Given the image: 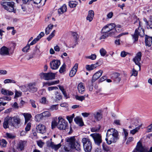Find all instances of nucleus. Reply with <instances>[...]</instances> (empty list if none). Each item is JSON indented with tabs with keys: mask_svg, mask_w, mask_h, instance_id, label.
Listing matches in <instances>:
<instances>
[{
	"mask_svg": "<svg viewBox=\"0 0 152 152\" xmlns=\"http://www.w3.org/2000/svg\"><path fill=\"white\" fill-rule=\"evenodd\" d=\"M95 119L97 121L100 120L102 118V115L100 112H96L93 113Z\"/></svg>",
	"mask_w": 152,
	"mask_h": 152,
	"instance_id": "412c9836",
	"label": "nucleus"
},
{
	"mask_svg": "<svg viewBox=\"0 0 152 152\" xmlns=\"http://www.w3.org/2000/svg\"><path fill=\"white\" fill-rule=\"evenodd\" d=\"M118 139V133L116 130L112 128L107 130L105 140L108 144L116 142Z\"/></svg>",
	"mask_w": 152,
	"mask_h": 152,
	"instance_id": "7ed1b4c3",
	"label": "nucleus"
},
{
	"mask_svg": "<svg viewBox=\"0 0 152 152\" xmlns=\"http://www.w3.org/2000/svg\"><path fill=\"white\" fill-rule=\"evenodd\" d=\"M58 105H53L50 106L49 108V110L51 111H53L58 110Z\"/></svg>",
	"mask_w": 152,
	"mask_h": 152,
	"instance_id": "e433bc0d",
	"label": "nucleus"
},
{
	"mask_svg": "<svg viewBox=\"0 0 152 152\" xmlns=\"http://www.w3.org/2000/svg\"><path fill=\"white\" fill-rule=\"evenodd\" d=\"M108 26V28H109V30L111 31L115 27V24L114 23H110L107 25Z\"/></svg>",
	"mask_w": 152,
	"mask_h": 152,
	"instance_id": "de8ad7c7",
	"label": "nucleus"
},
{
	"mask_svg": "<svg viewBox=\"0 0 152 152\" xmlns=\"http://www.w3.org/2000/svg\"><path fill=\"white\" fill-rule=\"evenodd\" d=\"M77 89L79 93L82 94L85 91V87L84 84L82 83H80L77 86Z\"/></svg>",
	"mask_w": 152,
	"mask_h": 152,
	"instance_id": "4be33fe9",
	"label": "nucleus"
},
{
	"mask_svg": "<svg viewBox=\"0 0 152 152\" xmlns=\"http://www.w3.org/2000/svg\"><path fill=\"white\" fill-rule=\"evenodd\" d=\"M7 142L4 139H2L0 140V145L2 147H4L6 146L7 144Z\"/></svg>",
	"mask_w": 152,
	"mask_h": 152,
	"instance_id": "58836bf2",
	"label": "nucleus"
},
{
	"mask_svg": "<svg viewBox=\"0 0 152 152\" xmlns=\"http://www.w3.org/2000/svg\"><path fill=\"white\" fill-rule=\"evenodd\" d=\"M143 148L141 143L140 142H138L137 143L136 148L134 150L133 152H142Z\"/></svg>",
	"mask_w": 152,
	"mask_h": 152,
	"instance_id": "f3484780",
	"label": "nucleus"
},
{
	"mask_svg": "<svg viewBox=\"0 0 152 152\" xmlns=\"http://www.w3.org/2000/svg\"><path fill=\"white\" fill-rule=\"evenodd\" d=\"M72 35L74 37V38L75 40V45L73 46H72V48H74L75 47V45L77 44V40L78 39V37H77V34L75 32H74L72 33Z\"/></svg>",
	"mask_w": 152,
	"mask_h": 152,
	"instance_id": "72a5a7b5",
	"label": "nucleus"
},
{
	"mask_svg": "<svg viewBox=\"0 0 152 152\" xmlns=\"http://www.w3.org/2000/svg\"><path fill=\"white\" fill-rule=\"evenodd\" d=\"M58 124V122H57L55 120L53 121L51 123V127L52 129H53L55 128V127L57 126V125Z\"/></svg>",
	"mask_w": 152,
	"mask_h": 152,
	"instance_id": "603ef678",
	"label": "nucleus"
},
{
	"mask_svg": "<svg viewBox=\"0 0 152 152\" xmlns=\"http://www.w3.org/2000/svg\"><path fill=\"white\" fill-rule=\"evenodd\" d=\"M23 115L25 118V124H26L30 120L31 117V114L27 113H24L23 114Z\"/></svg>",
	"mask_w": 152,
	"mask_h": 152,
	"instance_id": "c756f323",
	"label": "nucleus"
},
{
	"mask_svg": "<svg viewBox=\"0 0 152 152\" xmlns=\"http://www.w3.org/2000/svg\"><path fill=\"white\" fill-rule=\"evenodd\" d=\"M110 30H109V28H108V26L107 25L102 28L101 30V32L103 33H106L109 32Z\"/></svg>",
	"mask_w": 152,
	"mask_h": 152,
	"instance_id": "473e14b6",
	"label": "nucleus"
},
{
	"mask_svg": "<svg viewBox=\"0 0 152 152\" xmlns=\"http://www.w3.org/2000/svg\"><path fill=\"white\" fill-rule=\"evenodd\" d=\"M22 92L20 91H15V97H18L21 96Z\"/></svg>",
	"mask_w": 152,
	"mask_h": 152,
	"instance_id": "bf43d9fd",
	"label": "nucleus"
},
{
	"mask_svg": "<svg viewBox=\"0 0 152 152\" xmlns=\"http://www.w3.org/2000/svg\"><path fill=\"white\" fill-rule=\"evenodd\" d=\"M98 63L94 64H92L91 65H87L86 66V68L87 70L91 71L97 67V65Z\"/></svg>",
	"mask_w": 152,
	"mask_h": 152,
	"instance_id": "cd10ccee",
	"label": "nucleus"
},
{
	"mask_svg": "<svg viewBox=\"0 0 152 152\" xmlns=\"http://www.w3.org/2000/svg\"><path fill=\"white\" fill-rule=\"evenodd\" d=\"M74 121L79 126H82L84 125L82 119L79 117H77L74 118Z\"/></svg>",
	"mask_w": 152,
	"mask_h": 152,
	"instance_id": "5701e85b",
	"label": "nucleus"
},
{
	"mask_svg": "<svg viewBox=\"0 0 152 152\" xmlns=\"http://www.w3.org/2000/svg\"><path fill=\"white\" fill-rule=\"evenodd\" d=\"M20 122V119L17 116L12 117L7 116L4 119L3 126L5 129L9 128V125L16 128H18Z\"/></svg>",
	"mask_w": 152,
	"mask_h": 152,
	"instance_id": "f03ea898",
	"label": "nucleus"
},
{
	"mask_svg": "<svg viewBox=\"0 0 152 152\" xmlns=\"http://www.w3.org/2000/svg\"><path fill=\"white\" fill-rule=\"evenodd\" d=\"M127 54H128V53L123 51H122L121 53V56L122 57H124L126 56Z\"/></svg>",
	"mask_w": 152,
	"mask_h": 152,
	"instance_id": "680f3d73",
	"label": "nucleus"
},
{
	"mask_svg": "<svg viewBox=\"0 0 152 152\" xmlns=\"http://www.w3.org/2000/svg\"><path fill=\"white\" fill-rule=\"evenodd\" d=\"M26 143L25 141H21L18 144L17 149L19 150L22 151L24 149V147Z\"/></svg>",
	"mask_w": 152,
	"mask_h": 152,
	"instance_id": "6ab92c4d",
	"label": "nucleus"
},
{
	"mask_svg": "<svg viewBox=\"0 0 152 152\" xmlns=\"http://www.w3.org/2000/svg\"><path fill=\"white\" fill-rule=\"evenodd\" d=\"M67 7L66 5L64 4L59 8L58 11V14H61L66 11Z\"/></svg>",
	"mask_w": 152,
	"mask_h": 152,
	"instance_id": "a878e982",
	"label": "nucleus"
},
{
	"mask_svg": "<svg viewBox=\"0 0 152 152\" xmlns=\"http://www.w3.org/2000/svg\"><path fill=\"white\" fill-rule=\"evenodd\" d=\"M141 53L140 52H139L137 54L135 57L133 59V61L135 63V64L137 65L139 67L140 70V61H141Z\"/></svg>",
	"mask_w": 152,
	"mask_h": 152,
	"instance_id": "9d476101",
	"label": "nucleus"
},
{
	"mask_svg": "<svg viewBox=\"0 0 152 152\" xmlns=\"http://www.w3.org/2000/svg\"><path fill=\"white\" fill-rule=\"evenodd\" d=\"M28 91L30 92H36L37 88L35 87L34 83H30L28 85Z\"/></svg>",
	"mask_w": 152,
	"mask_h": 152,
	"instance_id": "4468645a",
	"label": "nucleus"
},
{
	"mask_svg": "<svg viewBox=\"0 0 152 152\" xmlns=\"http://www.w3.org/2000/svg\"><path fill=\"white\" fill-rule=\"evenodd\" d=\"M6 134L7 137L8 138H10V139H13L15 137V136L14 135L12 134L11 133H7Z\"/></svg>",
	"mask_w": 152,
	"mask_h": 152,
	"instance_id": "8fccbe9b",
	"label": "nucleus"
},
{
	"mask_svg": "<svg viewBox=\"0 0 152 152\" xmlns=\"http://www.w3.org/2000/svg\"><path fill=\"white\" fill-rule=\"evenodd\" d=\"M103 71L100 70L95 73L93 76L91 82L93 83L98 79L102 75Z\"/></svg>",
	"mask_w": 152,
	"mask_h": 152,
	"instance_id": "ddd939ff",
	"label": "nucleus"
},
{
	"mask_svg": "<svg viewBox=\"0 0 152 152\" xmlns=\"http://www.w3.org/2000/svg\"><path fill=\"white\" fill-rule=\"evenodd\" d=\"M102 148L104 151L106 152L110 151V148L105 143H103L102 144Z\"/></svg>",
	"mask_w": 152,
	"mask_h": 152,
	"instance_id": "c9c22d12",
	"label": "nucleus"
},
{
	"mask_svg": "<svg viewBox=\"0 0 152 152\" xmlns=\"http://www.w3.org/2000/svg\"><path fill=\"white\" fill-rule=\"evenodd\" d=\"M32 53H33L35 55L39 54V49L37 46L35 47V49Z\"/></svg>",
	"mask_w": 152,
	"mask_h": 152,
	"instance_id": "5fc2aeb1",
	"label": "nucleus"
},
{
	"mask_svg": "<svg viewBox=\"0 0 152 152\" xmlns=\"http://www.w3.org/2000/svg\"><path fill=\"white\" fill-rule=\"evenodd\" d=\"M29 103L34 108H36L37 107V106L35 104V102L34 100L30 99L29 101Z\"/></svg>",
	"mask_w": 152,
	"mask_h": 152,
	"instance_id": "a18cd8bd",
	"label": "nucleus"
},
{
	"mask_svg": "<svg viewBox=\"0 0 152 152\" xmlns=\"http://www.w3.org/2000/svg\"><path fill=\"white\" fill-rule=\"evenodd\" d=\"M145 24L147 28L148 29H152V16L150 17L149 20L148 21L146 20Z\"/></svg>",
	"mask_w": 152,
	"mask_h": 152,
	"instance_id": "bb28decb",
	"label": "nucleus"
},
{
	"mask_svg": "<svg viewBox=\"0 0 152 152\" xmlns=\"http://www.w3.org/2000/svg\"><path fill=\"white\" fill-rule=\"evenodd\" d=\"M77 4L78 2L75 1H70L69 2V5L72 8L75 7Z\"/></svg>",
	"mask_w": 152,
	"mask_h": 152,
	"instance_id": "7c9ffc66",
	"label": "nucleus"
},
{
	"mask_svg": "<svg viewBox=\"0 0 152 152\" xmlns=\"http://www.w3.org/2000/svg\"><path fill=\"white\" fill-rule=\"evenodd\" d=\"M152 128V124H151L147 127V131L148 132H149L151 131Z\"/></svg>",
	"mask_w": 152,
	"mask_h": 152,
	"instance_id": "774afa93",
	"label": "nucleus"
},
{
	"mask_svg": "<svg viewBox=\"0 0 152 152\" xmlns=\"http://www.w3.org/2000/svg\"><path fill=\"white\" fill-rule=\"evenodd\" d=\"M69 142V145H67L64 147L63 152H71V148H75L77 151L81 150L80 145L78 140H76L74 137L68 138L67 140Z\"/></svg>",
	"mask_w": 152,
	"mask_h": 152,
	"instance_id": "f257e3e1",
	"label": "nucleus"
},
{
	"mask_svg": "<svg viewBox=\"0 0 152 152\" xmlns=\"http://www.w3.org/2000/svg\"><path fill=\"white\" fill-rule=\"evenodd\" d=\"M137 20L139 21V25L138 28L135 29L134 34H132V39L134 40V42L138 41L139 36L143 37L144 34V29L140 28V22L138 19Z\"/></svg>",
	"mask_w": 152,
	"mask_h": 152,
	"instance_id": "20e7f679",
	"label": "nucleus"
},
{
	"mask_svg": "<svg viewBox=\"0 0 152 152\" xmlns=\"http://www.w3.org/2000/svg\"><path fill=\"white\" fill-rule=\"evenodd\" d=\"M30 45L28 43L27 45L22 49V51L24 52H27L30 48Z\"/></svg>",
	"mask_w": 152,
	"mask_h": 152,
	"instance_id": "864d4df0",
	"label": "nucleus"
},
{
	"mask_svg": "<svg viewBox=\"0 0 152 152\" xmlns=\"http://www.w3.org/2000/svg\"><path fill=\"white\" fill-rule=\"evenodd\" d=\"M39 40L36 38L34 39L29 44V45H30V46L33 45L35 44Z\"/></svg>",
	"mask_w": 152,
	"mask_h": 152,
	"instance_id": "052dcab7",
	"label": "nucleus"
},
{
	"mask_svg": "<svg viewBox=\"0 0 152 152\" xmlns=\"http://www.w3.org/2000/svg\"><path fill=\"white\" fill-rule=\"evenodd\" d=\"M94 13L93 10H91L89 11L88 14L86 18L87 20H89L90 22L91 21L94 17Z\"/></svg>",
	"mask_w": 152,
	"mask_h": 152,
	"instance_id": "393cba45",
	"label": "nucleus"
},
{
	"mask_svg": "<svg viewBox=\"0 0 152 152\" xmlns=\"http://www.w3.org/2000/svg\"><path fill=\"white\" fill-rule=\"evenodd\" d=\"M120 74L115 72L113 73L112 75L111 78L116 83H118L121 81V78L119 77Z\"/></svg>",
	"mask_w": 152,
	"mask_h": 152,
	"instance_id": "2eb2a0df",
	"label": "nucleus"
},
{
	"mask_svg": "<svg viewBox=\"0 0 152 152\" xmlns=\"http://www.w3.org/2000/svg\"><path fill=\"white\" fill-rule=\"evenodd\" d=\"M60 61L59 60H53L50 63L51 68L53 69H56L60 65Z\"/></svg>",
	"mask_w": 152,
	"mask_h": 152,
	"instance_id": "9b49d317",
	"label": "nucleus"
},
{
	"mask_svg": "<svg viewBox=\"0 0 152 152\" xmlns=\"http://www.w3.org/2000/svg\"><path fill=\"white\" fill-rule=\"evenodd\" d=\"M85 96L86 95L84 96H78L77 95L75 96V98L77 100H78L81 101H82L83 100L85 99Z\"/></svg>",
	"mask_w": 152,
	"mask_h": 152,
	"instance_id": "37998d69",
	"label": "nucleus"
},
{
	"mask_svg": "<svg viewBox=\"0 0 152 152\" xmlns=\"http://www.w3.org/2000/svg\"><path fill=\"white\" fill-rule=\"evenodd\" d=\"M83 148L86 152H90L92 149L91 143L89 139L87 137H84L82 140Z\"/></svg>",
	"mask_w": 152,
	"mask_h": 152,
	"instance_id": "423d86ee",
	"label": "nucleus"
},
{
	"mask_svg": "<svg viewBox=\"0 0 152 152\" xmlns=\"http://www.w3.org/2000/svg\"><path fill=\"white\" fill-rule=\"evenodd\" d=\"M50 146L52 149H54L55 151H57L61 147V145L60 143L57 145H55L53 142H51Z\"/></svg>",
	"mask_w": 152,
	"mask_h": 152,
	"instance_id": "c85d7f7f",
	"label": "nucleus"
},
{
	"mask_svg": "<svg viewBox=\"0 0 152 152\" xmlns=\"http://www.w3.org/2000/svg\"><path fill=\"white\" fill-rule=\"evenodd\" d=\"M0 54L2 56L9 55V49L5 46H3L0 49Z\"/></svg>",
	"mask_w": 152,
	"mask_h": 152,
	"instance_id": "dca6fc26",
	"label": "nucleus"
},
{
	"mask_svg": "<svg viewBox=\"0 0 152 152\" xmlns=\"http://www.w3.org/2000/svg\"><path fill=\"white\" fill-rule=\"evenodd\" d=\"M56 32L55 30H53L52 33L49 35V37H48L47 39L48 41H50L51 39L55 36V33Z\"/></svg>",
	"mask_w": 152,
	"mask_h": 152,
	"instance_id": "79ce46f5",
	"label": "nucleus"
},
{
	"mask_svg": "<svg viewBox=\"0 0 152 152\" xmlns=\"http://www.w3.org/2000/svg\"><path fill=\"white\" fill-rule=\"evenodd\" d=\"M43 117H49L51 116V114L49 111H45L42 113Z\"/></svg>",
	"mask_w": 152,
	"mask_h": 152,
	"instance_id": "ea45409f",
	"label": "nucleus"
},
{
	"mask_svg": "<svg viewBox=\"0 0 152 152\" xmlns=\"http://www.w3.org/2000/svg\"><path fill=\"white\" fill-rule=\"evenodd\" d=\"M141 126H140L136 127L135 129H133L130 131V133L134 135L138 132Z\"/></svg>",
	"mask_w": 152,
	"mask_h": 152,
	"instance_id": "f704fd0d",
	"label": "nucleus"
},
{
	"mask_svg": "<svg viewBox=\"0 0 152 152\" xmlns=\"http://www.w3.org/2000/svg\"><path fill=\"white\" fill-rule=\"evenodd\" d=\"M39 76L42 79L46 80H51L55 78V74L52 72L41 73L40 74Z\"/></svg>",
	"mask_w": 152,
	"mask_h": 152,
	"instance_id": "6e6552de",
	"label": "nucleus"
},
{
	"mask_svg": "<svg viewBox=\"0 0 152 152\" xmlns=\"http://www.w3.org/2000/svg\"><path fill=\"white\" fill-rule=\"evenodd\" d=\"M100 53L102 56H104L106 54L107 52L105 49L102 48L100 50Z\"/></svg>",
	"mask_w": 152,
	"mask_h": 152,
	"instance_id": "3c124183",
	"label": "nucleus"
},
{
	"mask_svg": "<svg viewBox=\"0 0 152 152\" xmlns=\"http://www.w3.org/2000/svg\"><path fill=\"white\" fill-rule=\"evenodd\" d=\"M66 119L69 121V122L70 123L73 120V117H71L70 116H67Z\"/></svg>",
	"mask_w": 152,
	"mask_h": 152,
	"instance_id": "0e129e2a",
	"label": "nucleus"
},
{
	"mask_svg": "<svg viewBox=\"0 0 152 152\" xmlns=\"http://www.w3.org/2000/svg\"><path fill=\"white\" fill-rule=\"evenodd\" d=\"M134 140V138L132 137H130L128 138L127 139V141L126 142V143L127 144H128L130 142L133 141Z\"/></svg>",
	"mask_w": 152,
	"mask_h": 152,
	"instance_id": "e2e57ef3",
	"label": "nucleus"
},
{
	"mask_svg": "<svg viewBox=\"0 0 152 152\" xmlns=\"http://www.w3.org/2000/svg\"><path fill=\"white\" fill-rule=\"evenodd\" d=\"M35 55L33 53H32L31 54H30L28 57H27L26 58V59L28 60H29L30 59L33 58Z\"/></svg>",
	"mask_w": 152,
	"mask_h": 152,
	"instance_id": "338daca9",
	"label": "nucleus"
},
{
	"mask_svg": "<svg viewBox=\"0 0 152 152\" xmlns=\"http://www.w3.org/2000/svg\"><path fill=\"white\" fill-rule=\"evenodd\" d=\"M40 102L43 104H46L47 102L46 98L45 97H42L40 100Z\"/></svg>",
	"mask_w": 152,
	"mask_h": 152,
	"instance_id": "6e6d98bb",
	"label": "nucleus"
},
{
	"mask_svg": "<svg viewBox=\"0 0 152 152\" xmlns=\"http://www.w3.org/2000/svg\"><path fill=\"white\" fill-rule=\"evenodd\" d=\"M58 88L56 86H51L48 87V91H50L53 90H57L58 89Z\"/></svg>",
	"mask_w": 152,
	"mask_h": 152,
	"instance_id": "13d9d810",
	"label": "nucleus"
},
{
	"mask_svg": "<svg viewBox=\"0 0 152 152\" xmlns=\"http://www.w3.org/2000/svg\"><path fill=\"white\" fill-rule=\"evenodd\" d=\"M145 43L146 46H151L152 44V37H150L146 35L145 37Z\"/></svg>",
	"mask_w": 152,
	"mask_h": 152,
	"instance_id": "a211bd4d",
	"label": "nucleus"
},
{
	"mask_svg": "<svg viewBox=\"0 0 152 152\" xmlns=\"http://www.w3.org/2000/svg\"><path fill=\"white\" fill-rule=\"evenodd\" d=\"M28 86H21L19 87L20 89L23 92H26L28 91Z\"/></svg>",
	"mask_w": 152,
	"mask_h": 152,
	"instance_id": "4c0bfd02",
	"label": "nucleus"
},
{
	"mask_svg": "<svg viewBox=\"0 0 152 152\" xmlns=\"http://www.w3.org/2000/svg\"><path fill=\"white\" fill-rule=\"evenodd\" d=\"M1 93L5 95L10 96L13 94L14 93L11 91L7 90L4 88L1 89Z\"/></svg>",
	"mask_w": 152,
	"mask_h": 152,
	"instance_id": "b1692460",
	"label": "nucleus"
},
{
	"mask_svg": "<svg viewBox=\"0 0 152 152\" xmlns=\"http://www.w3.org/2000/svg\"><path fill=\"white\" fill-rule=\"evenodd\" d=\"M66 64L64 63L60 67L59 70V72L60 73H62L65 71Z\"/></svg>",
	"mask_w": 152,
	"mask_h": 152,
	"instance_id": "a19ab883",
	"label": "nucleus"
},
{
	"mask_svg": "<svg viewBox=\"0 0 152 152\" xmlns=\"http://www.w3.org/2000/svg\"><path fill=\"white\" fill-rule=\"evenodd\" d=\"M121 28V26L120 25H115V29L116 31L118 32L119 31V28Z\"/></svg>",
	"mask_w": 152,
	"mask_h": 152,
	"instance_id": "69168bd1",
	"label": "nucleus"
},
{
	"mask_svg": "<svg viewBox=\"0 0 152 152\" xmlns=\"http://www.w3.org/2000/svg\"><path fill=\"white\" fill-rule=\"evenodd\" d=\"M58 122L57 128L61 130H64L67 126V123L66 121L61 116L58 118Z\"/></svg>",
	"mask_w": 152,
	"mask_h": 152,
	"instance_id": "0eeeda50",
	"label": "nucleus"
},
{
	"mask_svg": "<svg viewBox=\"0 0 152 152\" xmlns=\"http://www.w3.org/2000/svg\"><path fill=\"white\" fill-rule=\"evenodd\" d=\"M78 64H75L74 66L70 72L69 75L71 77H73L76 74L78 68Z\"/></svg>",
	"mask_w": 152,
	"mask_h": 152,
	"instance_id": "aec40b11",
	"label": "nucleus"
},
{
	"mask_svg": "<svg viewBox=\"0 0 152 152\" xmlns=\"http://www.w3.org/2000/svg\"><path fill=\"white\" fill-rule=\"evenodd\" d=\"M31 123L29 122L26 125V126L25 128V130L26 132L29 131L31 128Z\"/></svg>",
	"mask_w": 152,
	"mask_h": 152,
	"instance_id": "49530a36",
	"label": "nucleus"
},
{
	"mask_svg": "<svg viewBox=\"0 0 152 152\" xmlns=\"http://www.w3.org/2000/svg\"><path fill=\"white\" fill-rule=\"evenodd\" d=\"M90 136L93 138L96 144L99 146L102 142L101 136L99 134L94 133L91 134Z\"/></svg>",
	"mask_w": 152,
	"mask_h": 152,
	"instance_id": "1a4fd4ad",
	"label": "nucleus"
},
{
	"mask_svg": "<svg viewBox=\"0 0 152 152\" xmlns=\"http://www.w3.org/2000/svg\"><path fill=\"white\" fill-rule=\"evenodd\" d=\"M55 98L56 101H59L62 98V96L60 94H58V92H57L55 94Z\"/></svg>",
	"mask_w": 152,
	"mask_h": 152,
	"instance_id": "c03bdc74",
	"label": "nucleus"
},
{
	"mask_svg": "<svg viewBox=\"0 0 152 152\" xmlns=\"http://www.w3.org/2000/svg\"><path fill=\"white\" fill-rule=\"evenodd\" d=\"M15 3L12 1L10 2L3 1L1 3V4L3 7L6 10L9 12H15V11L14 10V5Z\"/></svg>",
	"mask_w": 152,
	"mask_h": 152,
	"instance_id": "39448f33",
	"label": "nucleus"
},
{
	"mask_svg": "<svg viewBox=\"0 0 152 152\" xmlns=\"http://www.w3.org/2000/svg\"><path fill=\"white\" fill-rule=\"evenodd\" d=\"M96 55L93 54L90 56L86 57V58H87L90 59L92 60H94L96 59Z\"/></svg>",
	"mask_w": 152,
	"mask_h": 152,
	"instance_id": "09e8293b",
	"label": "nucleus"
},
{
	"mask_svg": "<svg viewBox=\"0 0 152 152\" xmlns=\"http://www.w3.org/2000/svg\"><path fill=\"white\" fill-rule=\"evenodd\" d=\"M36 129L38 133L42 134L45 132V127L41 124H39L37 126Z\"/></svg>",
	"mask_w": 152,
	"mask_h": 152,
	"instance_id": "f8f14e48",
	"label": "nucleus"
},
{
	"mask_svg": "<svg viewBox=\"0 0 152 152\" xmlns=\"http://www.w3.org/2000/svg\"><path fill=\"white\" fill-rule=\"evenodd\" d=\"M43 118V116L41 113L36 115L35 117V120L37 121H39L42 119Z\"/></svg>",
	"mask_w": 152,
	"mask_h": 152,
	"instance_id": "2f4dec72",
	"label": "nucleus"
},
{
	"mask_svg": "<svg viewBox=\"0 0 152 152\" xmlns=\"http://www.w3.org/2000/svg\"><path fill=\"white\" fill-rule=\"evenodd\" d=\"M44 35L45 34L44 32H42L39 34L36 38L38 40H39V39L42 38V37H43Z\"/></svg>",
	"mask_w": 152,
	"mask_h": 152,
	"instance_id": "4d7b16f0",
	"label": "nucleus"
}]
</instances>
